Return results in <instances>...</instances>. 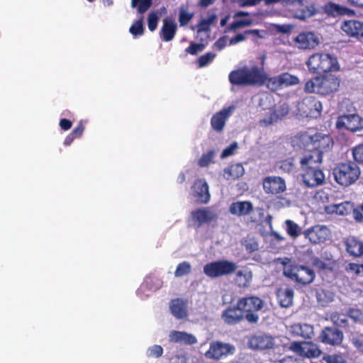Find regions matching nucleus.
Here are the masks:
<instances>
[{"mask_svg":"<svg viewBox=\"0 0 363 363\" xmlns=\"http://www.w3.org/2000/svg\"><path fill=\"white\" fill-rule=\"evenodd\" d=\"M228 80L233 86L262 85L266 81V74L263 69L257 65L250 67L243 66L231 71L228 75Z\"/></svg>","mask_w":363,"mask_h":363,"instance_id":"1","label":"nucleus"},{"mask_svg":"<svg viewBox=\"0 0 363 363\" xmlns=\"http://www.w3.org/2000/svg\"><path fill=\"white\" fill-rule=\"evenodd\" d=\"M340 82V78L331 73L314 77L306 82L304 91L323 96H330L339 90Z\"/></svg>","mask_w":363,"mask_h":363,"instance_id":"2","label":"nucleus"},{"mask_svg":"<svg viewBox=\"0 0 363 363\" xmlns=\"http://www.w3.org/2000/svg\"><path fill=\"white\" fill-rule=\"evenodd\" d=\"M313 74L327 73L339 69L337 58L328 53L316 52L311 55L306 62Z\"/></svg>","mask_w":363,"mask_h":363,"instance_id":"3","label":"nucleus"},{"mask_svg":"<svg viewBox=\"0 0 363 363\" xmlns=\"http://www.w3.org/2000/svg\"><path fill=\"white\" fill-rule=\"evenodd\" d=\"M358 165L352 161L339 163L333 169L335 180L342 186H349L354 184L360 176Z\"/></svg>","mask_w":363,"mask_h":363,"instance_id":"4","label":"nucleus"},{"mask_svg":"<svg viewBox=\"0 0 363 363\" xmlns=\"http://www.w3.org/2000/svg\"><path fill=\"white\" fill-rule=\"evenodd\" d=\"M245 320L250 324H257L259 320L257 312L264 306V301L257 296L242 297L237 301Z\"/></svg>","mask_w":363,"mask_h":363,"instance_id":"5","label":"nucleus"},{"mask_svg":"<svg viewBox=\"0 0 363 363\" xmlns=\"http://www.w3.org/2000/svg\"><path fill=\"white\" fill-rule=\"evenodd\" d=\"M238 266L228 259H220L207 263L203 267V273L209 278L214 279L230 275L235 272Z\"/></svg>","mask_w":363,"mask_h":363,"instance_id":"6","label":"nucleus"},{"mask_svg":"<svg viewBox=\"0 0 363 363\" xmlns=\"http://www.w3.org/2000/svg\"><path fill=\"white\" fill-rule=\"evenodd\" d=\"M283 274L286 277L302 285L312 283L315 277V272L312 269L303 265L285 267Z\"/></svg>","mask_w":363,"mask_h":363,"instance_id":"7","label":"nucleus"},{"mask_svg":"<svg viewBox=\"0 0 363 363\" xmlns=\"http://www.w3.org/2000/svg\"><path fill=\"white\" fill-rule=\"evenodd\" d=\"M218 214L209 207H201L192 211L188 218L189 227L200 228L205 224L216 221Z\"/></svg>","mask_w":363,"mask_h":363,"instance_id":"8","label":"nucleus"},{"mask_svg":"<svg viewBox=\"0 0 363 363\" xmlns=\"http://www.w3.org/2000/svg\"><path fill=\"white\" fill-rule=\"evenodd\" d=\"M288 349L301 357L309 359L318 358L322 354L319 346L311 341H294L290 343Z\"/></svg>","mask_w":363,"mask_h":363,"instance_id":"9","label":"nucleus"},{"mask_svg":"<svg viewBox=\"0 0 363 363\" xmlns=\"http://www.w3.org/2000/svg\"><path fill=\"white\" fill-rule=\"evenodd\" d=\"M322 104L314 96H306L298 103L297 110L304 117L317 118L321 115Z\"/></svg>","mask_w":363,"mask_h":363,"instance_id":"10","label":"nucleus"},{"mask_svg":"<svg viewBox=\"0 0 363 363\" xmlns=\"http://www.w3.org/2000/svg\"><path fill=\"white\" fill-rule=\"evenodd\" d=\"M300 83L299 78L289 72H284L278 76L267 78L264 84L267 87L272 91L281 89L285 87L297 85Z\"/></svg>","mask_w":363,"mask_h":363,"instance_id":"11","label":"nucleus"},{"mask_svg":"<svg viewBox=\"0 0 363 363\" xmlns=\"http://www.w3.org/2000/svg\"><path fill=\"white\" fill-rule=\"evenodd\" d=\"M336 127L356 133L363 130V118L356 113L342 114L337 117Z\"/></svg>","mask_w":363,"mask_h":363,"instance_id":"12","label":"nucleus"},{"mask_svg":"<svg viewBox=\"0 0 363 363\" xmlns=\"http://www.w3.org/2000/svg\"><path fill=\"white\" fill-rule=\"evenodd\" d=\"M318 338L325 345L336 347L342 343L344 334L336 327L327 326L321 330Z\"/></svg>","mask_w":363,"mask_h":363,"instance_id":"13","label":"nucleus"},{"mask_svg":"<svg viewBox=\"0 0 363 363\" xmlns=\"http://www.w3.org/2000/svg\"><path fill=\"white\" fill-rule=\"evenodd\" d=\"M235 352L233 346L228 343H223L219 341L212 342L209 349L206 352L205 356L208 359L219 360Z\"/></svg>","mask_w":363,"mask_h":363,"instance_id":"14","label":"nucleus"},{"mask_svg":"<svg viewBox=\"0 0 363 363\" xmlns=\"http://www.w3.org/2000/svg\"><path fill=\"white\" fill-rule=\"evenodd\" d=\"M263 190L267 194L278 195L286 189L285 180L279 176H268L262 180Z\"/></svg>","mask_w":363,"mask_h":363,"instance_id":"15","label":"nucleus"},{"mask_svg":"<svg viewBox=\"0 0 363 363\" xmlns=\"http://www.w3.org/2000/svg\"><path fill=\"white\" fill-rule=\"evenodd\" d=\"M274 345L272 336L265 333H257L250 337L247 341L248 347L253 350H264L272 349Z\"/></svg>","mask_w":363,"mask_h":363,"instance_id":"16","label":"nucleus"},{"mask_svg":"<svg viewBox=\"0 0 363 363\" xmlns=\"http://www.w3.org/2000/svg\"><path fill=\"white\" fill-rule=\"evenodd\" d=\"M302 181L306 186L313 188L323 184L325 182V175L320 168L302 169Z\"/></svg>","mask_w":363,"mask_h":363,"instance_id":"17","label":"nucleus"},{"mask_svg":"<svg viewBox=\"0 0 363 363\" xmlns=\"http://www.w3.org/2000/svg\"><path fill=\"white\" fill-rule=\"evenodd\" d=\"M294 43L301 50H313L320 43L318 37L313 32L300 33L295 38Z\"/></svg>","mask_w":363,"mask_h":363,"instance_id":"18","label":"nucleus"},{"mask_svg":"<svg viewBox=\"0 0 363 363\" xmlns=\"http://www.w3.org/2000/svg\"><path fill=\"white\" fill-rule=\"evenodd\" d=\"M192 195L199 203H207L211 199L208 185L203 179H197L191 186Z\"/></svg>","mask_w":363,"mask_h":363,"instance_id":"19","label":"nucleus"},{"mask_svg":"<svg viewBox=\"0 0 363 363\" xmlns=\"http://www.w3.org/2000/svg\"><path fill=\"white\" fill-rule=\"evenodd\" d=\"M334 142L332 137L328 134L315 133L313 134V140L311 150L318 151L321 155L324 152L330 150L333 146Z\"/></svg>","mask_w":363,"mask_h":363,"instance_id":"20","label":"nucleus"},{"mask_svg":"<svg viewBox=\"0 0 363 363\" xmlns=\"http://www.w3.org/2000/svg\"><path fill=\"white\" fill-rule=\"evenodd\" d=\"M345 34L356 40L363 38V22L358 20H345L341 23Z\"/></svg>","mask_w":363,"mask_h":363,"instance_id":"21","label":"nucleus"},{"mask_svg":"<svg viewBox=\"0 0 363 363\" xmlns=\"http://www.w3.org/2000/svg\"><path fill=\"white\" fill-rule=\"evenodd\" d=\"M224 323L228 325H235L245 319L242 311L238 303L235 306H228L221 313Z\"/></svg>","mask_w":363,"mask_h":363,"instance_id":"22","label":"nucleus"},{"mask_svg":"<svg viewBox=\"0 0 363 363\" xmlns=\"http://www.w3.org/2000/svg\"><path fill=\"white\" fill-rule=\"evenodd\" d=\"M234 108V106H231L224 108L214 113L211 119L212 129L218 133L222 132L225 128L227 120L231 116Z\"/></svg>","mask_w":363,"mask_h":363,"instance_id":"23","label":"nucleus"},{"mask_svg":"<svg viewBox=\"0 0 363 363\" xmlns=\"http://www.w3.org/2000/svg\"><path fill=\"white\" fill-rule=\"evenodd\" d=\"M323 10L328 16L333 18L345 16H354L355 15L354 10L332 1L325 4Z\"/></svg>","mask_w":363,"mask_h":363,"instance_id":"24","label":"nucleus"},{"mask_svg":"<svg viewBox=\"0 0 363 363\" xmlns=\"http://www.w3.org/2000/svg\"><path fill=\"white\" fill-rule=\"evenodd\" d=\"M323 161V155L318 151H313L310 149L300 160L302 169L320 168Z\"/></svg>","mask_w":363,"mask_h":363,"instance_id":"25","label":"nucleus"},{"mask_svg":"<svg viewBox=\"0 0 363 363\" xmlns=\"http://www.w3.org/2000/svg\"><path fill=\"white\" fill-rule=\"evenodd\" d=\"M328 229L325 226L315 225L304 231L305 237L314 244L324 242L328 236Z\"/></svg>","mask_w":363,"mask_h":363,"instance_id":"26","label":"nucleus"},{"mask_svg":"<svg viewBox=\"0 0 363 363\" xmlns=\"http://www.w3.org/2000/svg\"><path fill=\"white\" fill-rule=\"evenodd\" d=\"M313 134L301 131L291 138V145L294 148L308 149L311 148Z\"/></svg>","mask_w":363,"mask_h":363,"instance_id":"27","label":"nucleus"},{"mask_svg":"<svg viewBox=\"0 0 363 363\" xmlns=\"http://www.w3.org/2000/svg\"><path fill=\"white\" fill-rule=\"evenodd\" d=\"M292 6L291 10L296 18L305 20L315 14V11L308 5L305 4L303 0H294Z\"/></svg>","mask_w":363,"mask_h":363,"instance_id":"28","label":"nucleus"},{"mask_svg":"<svg viewBox=\"0 0 363 363\" xmlns=\"http://www.w3.org/2000/svg\"><path fill=\"white\" fill-rule=\"evenodd\" d=\"M169 309L172 314L177 319H183L187 317V301L177 298L171 301Z\"/></svg>","mask_w":363,"mask_h":363,"instance_id":"29","label":"nucleus"},{"mask_svg":"<svg viewBox=\"0 0 363 363\" xmlns=\"http://www.w3.org/2000/svg\"><path fill=\"white\" fill-rule=\"evenodd\" d=\"M291 333L296 337L311 339L314 335L313 326L307 323H294L290 327Z\"/></svg>","mask_w":363,"mask_h":363,"instance_id":"30","label":"nucleus"},{"mask_svg":"<svg viewBox=\"0 0 363 363\" xmlns=\"http://www.w3.org/2000/svg\"><path fill=\"white\" fill-rule=\"evenodd\" d=\"M235 282L240 288H247L252 280V272L246 266L235 271Z\"/></svg>","mask_w":363,"mask_h":363,"instance_id":"31","label":"nucleus"},{"mask_svg":"<svg viewBox=\"0 0 363 363\" xmlns=\"http://www.w3.org/2000/svg\"><path fill=\"white\" fill-rule=\"evenodd\" d=\"M229 211L237 216H245L253 211V206L250 201H236L230 204Z\"/></svg>","mask_w":363,"mask_h":363,"instance_id":"32","label":"nucleus"},{"mask_svg":"<svg viewBox=\"0 0 363 363\" xmlns=\"http://www.w3.org/2000/svg\"><path fill=\"white\" fill-rule=\"evenodd\" d=\"M177 30L176 23L168 18L163 20V25L160 30V38L163 41H171L174 38Z\"/></svg>","mask_w":363,"mask_h":363,"instance_id":"33","label":"nucleus"},{"mask_svg":"<svg viewBox=\"0 0 363 363\" xmlns=\"http://www.w3.org/2000/svg\"><path fill=\"white\" fill-rule=\"evenodd\" d=\"M169 342H183L186 345H194L197 342V339L192 334L184 331L172 330L169 335Z\"/></svg>","mask_w":363,"mask_h":363,"instance_id":"34","label":"nucleus"},{"mask_svg":"<svg viewBox=\"0 0 363 363\" xmlns=\"http://www.w3.org/2000/svg\"><path fill=\"white\" fill-rule=\"evenodd\" d=\"M346 251L355 257L363 255V242L354 237L347 238L345 241Z\"/></svg>","mask_w":363,"mask_h":363,"instance_id":"35","label":"nucleus"},{"mask_svg":"<svg viewBox=\"0 0 363 363\" xmlns=\"http://www.w3.org/2000/svg\"><path fill=\"white\" fill-rule=\"evenodd\" d=\"M278 302L282 308H289L293 303L294 290L292 289H279L277 291Z\"/></svg>","mask_w":363,"mask_h":363,"instance_id":"36","label":"nucleus"},{"mask_svg":"<svg viewBox=\"0 0 363 363\" xmlns=\"http://www.w3.org/2000/svg\"><path fill=\"white\" fill-rule=\"evenodd\" d=\"M245 170L240 164H232L223 171V177L227 180H235L244 174Z\"/></svg>","mask_w":363,"mask_h":363,"instance_id":"37","label":"nucleus"},{"mask_svg":"<svg viewBox=\"0 0 363 363\" xmlns=\"http://www.w3.org/2000/svg\"><path fill=\"white\" fill-rule=\"evenodd\" d=\"M85 127L82 121H80L77 125L67 135L64 140V145L69 146L75 139L80 138L84 131Z\"/></svg>","mask_w":363,"mask_h":363,"instance_id":"38","label":"nucleus"},{"mask_svg":"<svg viewBox=\"0 0 363 363\" xmlns=\"http://www.w3.org/2000/svg\"><path fill=\"white\" fill-rule=\"evenodd\" d=\"M330 320L337 327L347 328L349 322L347 315L339 312H333L329 316Z\"/></svg>","mask_w":363,"mask_h":363,"instance_id":"39","label":"nucleus"},{"mask_svg":"<svg viewBox=\"0 0 363 363\" xmlns=\"http://www.w3.org/2000/svg\"><path fill=\"white\" fill-rule=\"evenodd\" d=\"M279 111L272 110L269 113V115L266 116L264 118L260 120L259 123L261 125H264L265 126L269 125L275 122H277L281 117L285 116L288 110L284 111V108H281V116L279 114Z\"/></svg>","mask_w":363,"mask_h":363,"instance_id":"40","label":"nucleus"},{"mask_svg":"<svg viewBox=\"0 0 363 363\" xmlns=\"http://www.w3.org/2000/svg\"><path fill=\"white\" fill-rule=\"evenodd\" d=\"M345 271L352 278L363 275V264L350 262L345 267Z\"/></svg>","mask_w":363,"mask_h":363,"instance_id":"41","label":"nucleus"},{"mask_svg":"<svg viewBox=\"0 0 363 363\" xmlns=\"http://www.w3.org/2000/svg\"><path fill=\"white\" fill-rule=\"evenodd\" d=\"M277 167L284 172L291 173L295 172L296 164L294 158L290 157L277 162Z\"/></svg>","mask_w":363,"mask_h":363,"instance_id":"42","label":"nucleus"},{"mask_svg":"<svg viewBox=\"0 0 363 363\" xmlns=\"http://www.w3.org/2000/svg\"><path fill=\"white\" fill-rule=\"evenodd\" d=\"M152 0H131V6L135 8L138 6V11L140 13H144L152 6Z\"/></svg>","mask_w":363,"mask_h":363,"instance_id":"43","label":"nucleus"},{"mask_svg":"<svg viewBox=\"0 0 363 363\" xmlns=\"http://www.w3.org/2000/svg\"><path fill=\"white\" fill-rule=\"evenodd\" d=\"M191 271V266L189 262L184 261L179 263L174 272V276L176 277H181L189 274Z\"/></svg>","mask_w":363,"mask_h":363,"instance_id":"44","label":"nucleus"},{"mask_svg":"<svg viewBox=\"0 0 363 363\" xmlns=\"http://www.w3.org/2000/svg\"><path fill=\"white\" fill-rule=\"evenodd\" d=\"M286 233L291 238H296L301 234L300 227L294 221L291 220H286Z\"/></svg>","mask_w":363,"mask_h":363,"instance_id":"45","label":"nucleus"},{"mask_svg":"<svg viewBox=\"0 0 363 363\" xmlns=\"http://www.w3.org/2000/svg\"><path fill=\"white\" fill-rule=\"evenodd\" d=\"M194 17V13L188 12L184 8L179 11V23L180 26H186Z\"/></svg>","mask_w":363,"mask_h":363,"instance_id":"46","label":"nucleus"},{"mask_svg":"<svg viewBox=\"0 0 363 363\" xmlns=\"http://www.w3.org/2000/svg\"><path fill=\"white\" fill-rule=\"evenodd\" d=\"M353 209V205L350 202H344L335 206L336 213L342 216L349 214Z\"/></svg>","mask_w":363,"mask_h":363,"instance_id":"47","label":"nucleus"},{"mask_svg":"<svg viewBox=\"0 0 363 363\" xmlns=\"http://www.w3.org/2000/svg\"><path fill=\"white\" fill-rule=\"evenodd\" d=\"M216 57V54L212 52H208L201 56L197 60L198 67L201 68L206 66L211 62Z\"/></svg>","mask_w":363,"mask_h":363,"instance_id":"48","label":"nucleus"},{"mask_svg":"<svg viewBox=\"0 0 363 363\" xmlns=\"http://www.w3.org/2000/svg\"><path fill=\"white\" fill-rule=\"evenodd\" d=\"M215 156V151L211 150L207 153L203 154L198 161V164L201 167H205L209 165Z\"/></svg>","mask_w":363,"mask_h":363,"instance_id":"49","label":"nucleus"},{"mask_svg":"<svg viewBox=\"0 0 363 363\" xmlns=\"http://www.w3.org/2000/svg\"><path fill=\"white\" fill-rule=\"evenodd\" d=\"M323 359L326 363H347L346 359L340 354H325L323 355Z\"/></svg>","mask_w":363,"mask_h":363,"instance_id":"50","label":"nucleus"},{"mask_svg":"<svg viewBox=\"0 0 363 363\" xmlns=\"http://www.w3.org/2000/svg\"><path fill=\"white\" fill-rule=\"evenodd\" d=\"M163 348L161 345H154L149 347L147 350V356L148 357L160 358L163 354Z\"/></svg>","mask_w":363,"mask_h":363,"instance_id":"51","label":"nucleus"},{"mask_svg":"<svg viewBox=\"0 0 363 363\" xmlns=\"http://www.w3.org/2000/svg\"><path fill=\"white\" fill-rule=\"evenodd\" d=\"M352 157L356 162L363 164V144H359L352 148Z\"/></svg>","mask_w":363,"mask_h":363,"instance_id":"52","label":"nucleus"},{"mask_svg":"<svg viewBox=\"0 0 363 363\" xmlns=\"http://www.w3.org/2000/svg\"><path fill=\"white\" fill-rule=\"evenodd\" d=\"M252 20L251 19H241V20H236L234 21L233 23H231L228 27V30H235L238 28L249 26L252 25Z\"/></svg>","mask_w":363,"mask_h":363,"instance_id":"53","label":"nucleus"},{"mask_svg":"<svg viewBox=\"0 0 363 363\" xmlns=\"http://www.w3.org/2000/svg\"><path fill=\"white\" fill-rule=\"evenodd\" d=\"M129 31L134 36L143 35L144 33L143 20L140 19L133 23L130 26Z\"/></svg>","mask_w":363,"mask_h":363,"instance_id":"54","label":"nucleus"},{"mask_svg":"<svg viewBox=\"0 0 363 363\" xmlns=\"http://www.w3.org/2000/svg\"><path fill=\"white\" fill-rule=\"evenodd\" d=\"M205 45L203 43H191L189 46L185 49V52L191 55H195L198 52L203 51Z\"/></svg>","mask_w":363,"mask_h":363,"instance_id":"55","label":"nucleus"},{"mask_svg":"<svg viewBox=\"0 0 363 363\" xmlns=\"http://www.w3.org/2000/svg\"><path fill=\"white\" fill-rule=\"evenodd\" d=\"M347 318L350 317L355 322L360 321L363 318V313L360 309L350 308L347 311Z\"/></svg>","mask_w":363,"mask_h":363,"instance_id":"56","label":"nucleus"},{"mask_svg":"<svg viewBox=\"0 0 363 363\" xmlns=\"http://www.w3.org/2000/svg\"><path fill=\"white\" fill-rule=\"evenodd\" d=\"M158 16L155 12H151L148 15L147 26L150 31H154L157 27Z\"/></svg>","mask_w":363,"mask_h":363,"instance_id":"57","label":"nucleus"},{"mask_svg":"<svg viewBox=\"0 0 363 363\" xmlns=\"http://www.w3.org/2000/svg\"><path fill=\"white\" fill-rule=\"evenodd\" d=\"M351 342L358 351L363 353V335L352 337Z\"/></svg>","mask_w":363,"mask_h":363,"instance_id":"58","label":"nucleus"},{"mask_svg":"<svg viewBox=\"0 0 363 363\" xmlns=\"http://www.w3.org/2000/svg\"><path fill=\"white\" fill-rule=\"evenodd\" d=\"M352 215L357 222L363 223V203L353 209Z\"/></svg>","mask_w":363,"mask_h":363,"instance_id":"59","label":"nucleus"},{"mask_svg":"<svg viewBox=\"0 0 363 363\" xmlns=\"http://www.w3.org/2000/svg\"><path fill=\"white\" fill-rule=\"evenodd\" d=\"M238 147V145H237V143H231L228 147H227L226 148H225L222 153H221V155L220 157L222 158H225V157H227L228 156H230L233 154L235 150Z\"/></svg>","mask_w":363,"mask_h":363,"instance_id":"60","label":"nucleus"},{"mask_svg":"<svg viewBox=\"0 0 363 363\" xmlns=\"http://www.w3.org/2000/svg\"><path fill=\"white\" fill-rule=\"evenodd\" d=\"M169 363H186V356L184 354H173L169 358Z\"/></svg>","mask_w":363,"mask_h":363,"instance_id":"61","label":"nucleus"},{"mask_svg":"<svg viewBox=\"0 0 363 363\" xmlns=\"http://www.w3.org/2000/svg\"><path fill=\"white\" fill-rule=\"evenodd\" d=\"M210 23L206 20V18H202L197 24V30L199 33L203 31H208L210 30Z\"/></svg>","mask_w":363,"mask_h":363,"instance_id":"62","label":"nucleus"},{"mask_svg":"<svg viewBox=\"0 0 363 363\" xmlns=\"http://www.w3.org/2000/svg\"><path fill=\"white\" fill-rule=\"evenodd\" d=\"M227 41L228 37L222 36L215 42L214 47L216 48L218 50H221L226 46Z\"/></svg>","mask_w":363,"mask_h":363,"instance_id":"63","label":"nucleus"},{"mask_svg":"<svg viewBox=\"0 0 363 363\" xmlns=\"http://www.w3.org/2000/svg\"><path fill=\"white\" fill-rule=\"evenodd\" d=\"M60 128L65 131L69 130L72 126V121L67 118H61L59 123Z\"/></svg>","mask_w":363,"mask_h":363,"instance_id":"64","label":"nucleus"}]
</instances>
